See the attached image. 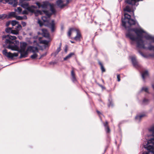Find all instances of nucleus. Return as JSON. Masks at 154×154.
I'll use <instances>...</instances> for the list:
<instances>
[{
	"instance_id": "f257e3e1",
	"label": "nucleus",
	"mask_w": 154,
	"mask_h": 154,
	"mask_svg": "<svg viewBox=\"0 0 154 154\" xmlns=\"http://www.w3.org/2000/svg\"><path fill=\"white\" fill-rule=\"evenodd\" d=\"M127 36L130 38L132 41H135L136 42L137 48H142L145 49H148L149 50H153L154 51V46L149 44L148 47L146 46L145 45L148 44V42L146 41H143L141 39L138 40L137 38H136L134 35L132 33L129 32L127 35ZM149 56L154 57V53L150 54Z\"/></svg>"
},
{
	"instance_id": "7c9ffc66",
	"label": "nucleus",
	"mask_w": 154,
	"mask_h": 154,
	"mask_svg": "<svg viewBox=\"0 0 154 154\" xmlns=\"http://www.w3.org/2000/svg\"><path fill=\"white\" fill-rule=\"evenodd\" d=\"M149 102V100L145 98L143 100V104L144 105H146L148 104Z\"/></svg>"
},
{
	"instance_id": "09e8293b",
	"label": "nucleus",
	"mask_w": 154,
	"mask_h": 154,
	"mask_svg": "<svg viewBox=\"0 0 154 154\" xmlns=\"http://www.w3.org/2000/svg\"><path fill=\"white\" fill-rule=\"evenodd\" d=\"M99 85L102 88V89H105V88L103 86L100 84H99Z\"/></svg>"
},
{
	"instance_id": "f03ea898",
	"label": "nucleus",
	"mask_w": 154,
	"mask_h": 154,
	"mask_svg": "<svg viewBox=\"0 0 154 154\" xmlns=\"http://www.w3.org/2000/svg\"><path fill=\"white\" fill-rule=\"evenodd\" d=\"M2 38L3 42V45L4 47L12 50L18 49V46L14 43V40L17 39L16 36L10 35H4L2 36Z\"/></svg>"
},
{
	"instance_id": "f8f14e48",
	"label": "nucleus",
	"mask_w": 154,
	"mask_h": 154,
	"mask_svg": "<svg viewBox=\"0 0 154 154\" xmlns=\"http://www.w3.org/2000/svg\"><path fill=\"white\" fill-rule=\"evenodd\" d=\"M131 60L132 64L134 67L136 68H137L140 67V66L137 62L135 57L133 56L131 57Z\"/></svg>"
},
{
	"instance_id": "393cba45",
	"label": "nucleus",
	"mask_w": 154,
	"mask_h": 154,
	"mask_svg": "<svg viewBox=\"0 0 154 154\" xmlns=\"http://www.w3.org/2000/svg\"><path fill=\"white\" fill-rule=\"evenodd\" d=\"M74 55V53H71L67 55L66 57L64 58V60H66L67 59H69L71 58L72 56Z\"/></svg>"
},
{
	"instance_id": "423d86ee",
	"label": "nucleus",
	"mask_w": 154,
	"mask_h": 154,
	"mask_svg": "<svg viewBox=\"0 0 154 154\" xmlns=\"http://www.w3.org/2000/svg\"><path fill=\"white\" fill-rule=\"evenodd\" d=\"M76 32V35L74 38V39L76 41H80V38L81 35L80 31L78 29L75 28H71L69 29L68 32V35L70 36L72 32Z\"/></svg>"
},
{
	"instance_id": "9d476101",
	"label": "nucleus",
	"mask_w": 154,
	"mask_h": 154,
	"mask_svg": "<svg viewBox=\"0 0 154 154\" xmlns=\"http://www.w3.org/2000/svg\"><path fill=\"white\" fill-rule=\"evenodd\" d=\"M4 2L5 4L6 3H8V4L12 5L13 6L16 7L17 4V0H4Z\"/></svg>"
},
{
	"instance_id": "4c0bfd02",
	"label": "nucleus",
	"mask_w": 154,
	"mask_h": 154,
	"mask_svg": "<svg viewBox=\"0 0 154 154\" xmlns=\"http://www.w3.org/2000/svg\"><path fill=\"white\" fill-rule=\"evenodd\" d=\"M144 91L148 93V88L146 87H143L142 88L141 91Z\"/></svg>"
},
{
	"instance_id": "ea45409f",
	"label": "nucleus",
	"mask_w": 154,
	"mask_h": 154,
	"mask_svg": "<svg viewBox=\"0 0 154 154\" xmlns=\"http://www.w3.org/2000/svg\"><path fill=\"white\" fill-rule=\"evenodd\" d=\"M138 52L143 57H144L146 58L147 57L146 55L144 54L143 53H142L141 51L138 50Z\"/></svg>"
},
{
	"instance_id": "6e6552de",
	"label": "nucleus",
	"mask_w": 154,
	"mask_h": 154,
	"mask_svg": "<svg viewBox=\"0 0 154 154\" xmlns=\"http://www.w3.org/2000/svg\"><path fill=\"white\" fill-rule=\"evenodd\" d=\"M143 0H125V2L126 3L132 5L137 6L138 5V2L143 1Z\"/></svg>"
},
{
	"instance_id": "5fc2aeb1",
	"label": "nucleus",
	"mask_w": 154,
	"mask_h": 154,
	"mask_svg": "<svg viewBox=\"0 0 154 154\" xmlns=\"http://www.w3.org/2000/svg\"><path fill=\"white\" fill-rule=\"evenodd\" d=\"M61 45H62L61 43H60V44L59 47H60L61 48Z\"/></svg>"
},
{
	"instance_id": "a18cd8bd",
	"label": "nucleus",
	"mask_w": 154,
	"mask_h": 154,
	"mask_svg": "<svg viewBox=\"0 0 154 154\" xmlns=\"http://www.w3.org/2000/svg\"><path fill=\"white\" fill-rule=\"evenodd\" d=\"M36 4L38 6V8H40L41 7V5H40L39 3L38 2H36Z\"/></svg>"
},
{
	"instance_id": "de8ad7c7",
	"label": "nucleus",
	"mask_w": 154,
	"mask_h": 154,
	"mask_svg": "<svg viewBox=\"0 0 154 154\" xmlns=\"http://www.w3.org/2000/svg\"><path fill=\"white\" fill-rule=\"evenodd\" d=\"M13 57H17L18 56V53H14L13 54Z\"/></svg>"
},
{
	"instance_id": "6ab92c4d",
	"label": "nucleus",
	"mask_w": 154,
	"mask_h": 154,
	"mask_svg": "<svg viewBox=\"0 0 154 154\" xmlns=\"http://www.w3.org/2000/svg\"><path fill=\"white\" fill-rule=\"evenodd\" d=\"M142 78L144 81L145 79L148 76V73L147 71L144 72L141 74Z\"/></svg>"
},
{
	"instance_id": "a19ab883",
	"label": "nucleus",
	"mask_w": 154,
	"mask_h": 154,
	"mask_svg": "<svg viewBox=\"0 0 154 154\" xmlns=\"http://www.w3.org/2000/svg\"><path fill=\"white\" fill-rule=\"evenodd\" d=\"M15 18H16V19H17V20H22V18L21 16H16L15 17Z\"/></svg>"
},
{
	"instance_id": "c756f323",
	"label": "nucleus",
	"mask_w": 154,
	"mask_h": 154,
	"mask_svg": "<svg viewBox=\"0 0 154 154\" xmlns=\"http://www.w3.org/2000/svg\"><path fill=\"white\" fill-rule=\"evenodd\" d=\"M48 3L46 2H44L41 5V7L43 8H46L47 7Z\"/></svg>"
},
{
	"instance_id": "6e6d98bb",
	"label": "nucleus",
	"mask_w": 154,
	"mask_h": 154,
	"mask_svg": "<svg viewBox=\"0 0 154 154\" xmlns=\"http://www.w3.org/2000/svg\"><path fill=\"white\" fill-rule=\"evenodd\" d=\"M152 86L153 89L154 90V84H153L152 85Z\"/></svg>"
},
{
	"instance_id": "8fccbe9b",
	"label": "nucleus",
	"mask_w": 154,
	"mask_h": 154,
	"mask_svg": "<svg viewBox=\"0 0 154 154\" xmlns=\"http://www.w3.org/2000/svg\"><path fill=\"white\" fill-rule=\"evenodd\" d=\"M22 20L24 19H27V17L26 16L24 15L23 17H22Z\"/></svg>"
},
{
	"instance_id": "412c9836",
	"label": "nucleus",
	"mask_w": 154,
	"mask_h": 154,
	"mask_svg": "<svg viewBox=\"0 0 154 154\" xmlns=\"http://www.w3.org/2000/svg\"><path fill=\"white\" fill-rule=\"evenodd\" d=\"M71 75L72 77V80L73 82H75L76 81V79L75 77V74L73 70L71 72Z\"/></svg>"
},
{
	"instance_id": "bf43d9fd",
	"label": "nucleus",
	"mask_w": 154,
	"mask_h": 154,
	"mask_svg": "<svg viewBox=\"0 0 154 154\" xmlns=\"http://www.w3.org/2000/svg\"><path fill=\"white\" fill-rule=\"evenodd\" d=\"M102 81L103 83H104V81L103 79H102Z\"/></svg>"
},
{
	"instance_id": "dca6fc26",
	"label": "nucleus",
	"mask_w": 154,
	"mask_h": 154,
	"mask_svg": "<svg viewBox=\"0 0 154 154\" xmlns=\"http://www.w3.org/2000/svg\"><path fill=\"white\" fill-rule=\"evenodd\" d=\"M27 50L26 51L25 50L24 51H20V58H22V57H27L28 54V52Z\"/></svg>"
},
{
	"instance_id": "680f3d73",
	"label": "nucleus",
	"mask_w": 154,
	"mask_h": 154,
	"mask_svg": "<svg viewBox=\"0 0 154 154\" xmlns=\"http://www.w3.org/2000/svg\"><path fill=\"white\" fill-rule=\"evenodd\" d=\"M65 51H66V49H65Z\"/></svg>"
},
{
	"instance_id": "ddd939ff",
	"label": "nucleus",
	"mask_w": 154,
	"mask_h": 154,
	"mask_svg": "<svg viewBox=\"0 0 154 154\" xmlns=\"http://www.w3.org/2000/svg\"><path fill=\"white\" fill-rule=\"evenodd\" d=\"M27 51H29L33 53H36L38 52V49L37 47H34L33 46H30L27 49Z\"/></svg>"
},
{
	"instance_id": "e433bc0d",
	"label": "nucleus",
	"mask_w": 154,
	"mask_h": 154,
	"mask_svg": "<svg viewBox=\"0 0 154 154\" xmlns=\"http://www.w3.org/2000/svg\"><path fill=\"white\" fill-rule=\"evenodd\" d=\"M34 54L31 56V58L32 59H35L37 58L38 56L35 53Z\"/></svg>"
},
{
	"instance_id": "3c124183",
	"label": "nucleus",
	"mask_w": 154,
	"mask_h": 154,
	"mask_svg": "<svg viewBox=\"0 0 154 154\" xmlns=\"http://www.w3.org/2000/svg\"><path fill=\"white\" fill-rule=\"evenodd\" d=\"M112 102L109 101V103L108 105V106L109 107L111 106H112Z\"/></svg>"
},
{
	"instance_id": "bb28decb",
	"label": "nucleus",
	"mask_w": 154,
	"mask_h": 154,
	"mask_svg": "<svg viewBox=\"0 0 154 154\" xmlns=\"http://www.w3.org/2000/svg\"><path fill=\"white\" fill-rule=\"evenodd\" d=\"M50 11L52 12V14H55L56 12L55 9L54 8L53 6L52 5H50Z\"/></svg>"
},
{
	"instance_id": "49530a36",
	"label": "nucleus",
	"mask_w": 154,
	"mask_h": 154,
	"mask_svg": "<svg viewBox=\"0 0 154 154\" xmlns=\"http://www.w3.org/2000/svg\"><path fill=\"white\" fill-rule=\"evenodd\" d=\"M61 50V48L60 47H59L57 49V53H58Z\"/></svg>"
},
{
	"instance_id": "2f4dec72",
	"label": "nucleus",
	"mask_w": 154,
	"mask_h": 154,
	"mask_svg": "<svg viewBox=\"0 0 154 154\" xmlns=\"http://www.w3.org/2000/svg\"><path fill=\"white\" fill-rule=\"evenodd\" d=\"M15 11L17 12L19 14L21 13L22 9L20 7H18L17 9H15Z\"/></svg>"
},
{
	"instance_id": "4d7b16f0",
	"label": "nucleus",
	"mask_w": 154,
	"mask_h": 154,
	"mask_svg": "<svg viewBox=\"0 0 154 154\" xmlns=\"http://www.w3.org/2000/svg\"><path fill=\"white\" fill-rule=\"evenodd\" d=\"M70 42H71L72 43H75L74 42H73V41H71Z\"/></svg>"
},
{
	"instance_id": "79ce46f5",
	"label": "nucleus",
	"mask_w": 154,
	"mask_h": 154,
	"mask_svg": "<svg viewBox=\"0 0 154 154\" xmlns=\"http://www.w3.org/2000/svg\"><path fill=\"white\" fill-rule=\"evenodd\" d=\"M22 14H28V12L27 11L25 10L22 11Z\"/></svg>"
},
{
	"instance_id": "f3484780",
	"label": "nucleus",
	"mask_w": 154,
	"mask_h": 154,
	"mask_svg": "<svg viewBox=\"0 0 154 154\" xmlns=\"http://www.w3.org/2000/svg\"><path fill=\"white\" fill-rule=\"evenodd\" d=\"M27 44L25 42L20 43V51H24L25 50Z\"/></svg>"
},
{
	"instance_id": "1a4fd4ad",
	"label": "nucleus",
	"mask_w": 154,
	"mask_h": 154,
	"mask_svg": "<svg viewBox=\"0 0 154 154\" xmlns=\"http://www.w3.org/2000/svg\"><path fill=\"white\" fill-rule=\"evenodd\" d=\"M66 4L63 3V1L62 0H58L56 2L57 5L60 8H63L67 4H68L69 2L71 0H66Z\"/></svg>"
},
{
	"instance_id": "37998d69",
	"label": "nucleus",
	"mask_w": 154,
	"mask_h": 154,
	"mask_svg": "<svg viewBox=\"0 0 154 154\" xmlns=\"http://www.w3.org/2000/svg\"><path fill=\"white\" fill-rule=\"evenodd\" d=\"M117 80L118 82H119L120 81V76L119 75H117Z\"/></svg>"
},
{
	"instance_id": "864d4df0",
	"label": "nucleus",
	"mask_w": 154,
	"mask_h": 154,
	"mask_svg": "<svg viewBox=\"0 0 154 154\" xmlns=\"http://www.w3.org/2000/svg\"><path fill=\"white\" fill-rule=\"evenodd\" d=\"M56 63L55 62H51L50 63V64H55Z\"/></svg>"
},
{
	"instance_id": "4468645a",
	"label": "nucleus",
	"mask_w": 154,
	"mask_h": 154,
	"mask_svg": "<svg viewBox=\"0 0 154 154\" xmlns=\"http://www.w3.org/2000/svg\"><path fill=\"white\" fill-rule=\"evenodd\" d=\"M22 29V26L20 24L18 23L17 25L16 26L15 29L14 30V34L17 35L19 34V31Z\"/></svg>"
},
{
	"instance_id": "c03bdc74",
	"label": "nucleus",
	"mask_w": 154,
	"mask_h": 154,
	"mask_svg": "<svg viewBox=\"0 0 154 154\" xmlns=\"http://www.w3.org/2000/svg\"><path fill=\"white\" fill-rule=\"evenodd\" d=\"M21 24L23 27L25 26L26 25V23L22 21L21 22Z\"/></svg>"
},
{
	"instance_id": "a878e982",
	"label": "nucleus",
	"mask_w": 154,
	"mask_h": 154,
	"mask_svg": "<svg viewBox=\"0 0 154 154\" xmlns=\"http://www.w3.org/2000/svg\"><path fill=\"white\" fill-rule=\"evenodd\" d=\"M131 8L128 5L126 6V7L124 8V11L128 12H131Z\"/></svg>"
},
{
	"instance_id": "052dcab7",
	"label": "nucleus",
	"mask_w": 154,
	"mask_h": 154,
	"mask_svg": "<svg viewBox=\"0 0 154 154\" xmlns=\"http://www.w3.org/2000/svg\"><path fill=\"white\" fill-rule=\"evenodd\" d=\"M133 14L134 17V12H133Z\"/></svg>"
},
{
	"instance_id": "0eeeda50",
	"label": "nucleus",
	"mask_w": 154,
	"mask_h": 154,
	"mask_svg": "<svg viewBox=\"0 0 154 154\" xmlns=\"http://www.w3.org/2000/svg\"><path fill=\"white\" fill-rule=\"evenodd\" d=\"M19 5L23 8L26 9L29 12H32L33 11L32 9V7H34V5H32L29 7V3L23 0H20Z\"/></svg>"
},
{
	"instance_id": "13d9d810",
	"label": "nucleus",
	"mask_w": 154,
	"mask_h": 154,
	"mask_svg": "<svg viewBox=\"0 0 154 154\" xmlns=\"http://www.w3.org/2000/svg\"><path fill=\"white\" fill-rule=\"evenodd\" d=\"M131 44H133V42H131Z\"/></svg>"
},
{
	"instance_id": "4be33fe9",
	"label": "nucleus",
	"mask_w": 154,
	"mask_h": 154,
	"mask_svg": "<svg viewBox=\"0 0 154 154\" xmlns=\"http://www.w3.org/2000/svg\"><path fill=\"white\" fill-rule=\"evenodd\" d=\"M108 125V122L106 121V123L105 124L104 123V126L105 127V130L107 133H109L110 131V130Z\"/></svg>"
},
{
	"instance_id": "2eb2a0df",
	"label": "nucleus",
	"mask_w": 154,
	"mask_h": 154,
	"mask_svg": "<svg viewBox=\"0 0 154 154\" xmlns=\"http://www.w3.org/2000/svg\"><path fill=\"white\" fill-rule=\"evenodd\" d=\"M144 38L147 40H151L154 43V37L148 34L147 33L144 36Z\"/></svg>"
},
{
	"instance_id": "20e7f679",
	"label": "nucleus",
	"mask_w": 154,
	"mask_h": 154,
	"mask_svg": "<svg viewBox=\"0 0 154 154\" xmlns=\"http://www.w3.org/2000/svg\"><path fill=\"white\" fill-rule=\"evenodd\" d=\"M131 32L133 33L136 38H138V40H140L142 39V37L141 35L143 33H146V32L141 28H140L139 29L137 28H134L131 30H129L127 32L126 34V36L127 38H129L131 40L130 38L127 36V35Z\"/></svg>"
},
{
	"instance_id": "c85d7f7f",
	"label": "nucleus",
	"mask_w": 154,
	"mask_h": 154,
	"mask_svg": "<svg viewBox=\"0 0 154 154\" xmlns=\"http://www.w3.org/2000/svg\"><path fill=\"white\" fill-rule=\"evenodd\" d=\"M98 63H99V65L100 66L102 72H105V69L104 68L102 64L100 61H99Z\"/></svg>"
},
{
	"instance_id": "5701e85b",
	"label": "nucleus",
	"mask_w": 154,
	"mask_h": 154,
	"mask_svg": "<svg viewBox=\"0 0 154 154\" xmlns=\"http://www.w3.org/2000/svg\"><path fill=\"white\" fill-rule=\"evenodd\" d=\"M5 31L8 33H11L14 34V30H13L11 28H8L5 29Z\"/></svg>"
},
{
	"instance_id": "cd10ccee",
	"label": "nucleus",
	"mask_w": 154,
	"mask_h": 154,
	"mask_svg": "<svg viewBox=\"0 0 154 154\" xmlns=\"http://www.w3.org/2000/svg\"><path fill=\"white\" fill-rule=\"evenodd\" d=\"M8 16L9 17H15L16 15L15 12H12L9 14Z\"/></svg>"
},
{
	"instance_id": "c9c22d12",
	"label": "nucleus",
	"mask_w": 154,
	"mask_h": 154,
	"mask_svg": "<svg viewBox=\"0 0 154 154\" xmlns=\"http://www.w3.org/2000/svg\"><path fill=\"white\" fill-rule=\"evenodd\" d=\"M6 17V15L5 14H2L0 15V20H2L4 19V18Z\"/></svg>"
},
{
	"instance_id": "72a5a7b5",
	"label": "nucleus",
	"mask_w": 154,
	"mask_h": 154,
	"mask_svg": "<svg viewBox=\"0 0 154 154\" xmlns=\"http://www.w3.org/2000/svg\"><path fill=\"white\" fill-rule=\"evenodd\" d=\"M18 23V22L16 20H13L11 22V24L12 25V26H14L16 25Z\"/></svg>"
},
{
	"instance_id": "473e14b6",
	"label": "nucleus",
	"mask_w": 154,
	"mask_h": 154,
	"mask_svg": "<svg viewBox=\"0 0 154 154\" xmlns=\"http://www.w3.org/2000/svg\"><path fill=\"white\" fill-rule=\"evenodd\" d=\"M47 17L45 16H43L42 17V20H43L44 22H48V18H49L48 17V16H47Z\"/></svg>"
},
{
	"instance_id": "a211bd4d",
	"label": "nucleus",
	"mask_w": 154,
	"mask_h": 154,
	"mask_svg": "<svg viewBox=\"0 0 154 154\" xmlns=\"http://www.w3.org/2000/svg\"><path fill=\"white\" fill-rule=\"evenodd\" d=\"M49 27L51 28L52 32H53L54 30L55 24L54 21L53 20L51 23L49 24Z\"/></svg>"
},
{
	"instance_id": "7ed1b4c3",
	"label": "nucleus",
	"mask_w": 154,
	"mask_h": 154,
	"mask_svg": "<svg viewBox=\"0 0 154 154\" xmlns=\"http://www.w3.org/2000/svg\"><path fill=\"white\" fill-rule=\"evenodd\" d=\"M124 16L125 19L122 20V24L123 26L125 27V29H127V28L129 27L127 26L126 24L128 23L129 25L130 26L135 24L136 23V21L135 19H133L131 18V16L130 15L128 14L127 13L124 14Z\"/></svg>"
},
{
	"instance_id": "58836bf2",
	"label": "nucleus",
	"mask_w": 154,
	"mask_h": 154,
	"mask_svg": "<svg viewBox=\"0 0 154 154\" xmlns=\"http://www.w3.org/2000/svg\"><path fill=\"white\" fill-rule=\"evenodd\" d=\"M38 22L40 26H43V23L40 20L38 19Z\"/></svg>"
},
{
	"instance_id": "9b49d317",
	"label": "nucleus",
	"mask_w": 154,
	"mask_h": 154,
	"mask_svg": "<svg viewBox=\"0 0 154 154\" xmlns=\"http://www.w3.org/2000/svg\"><path fill=\"white\" fill-rule=\"evenodd\" d=\"M2 53L3 55L6 56L9 58H13V54L11 53L10 52H8L7 50L6 49H5L2 51Z\"/></svg>"
},
{
	"instance_id": "b1692460",
	"label": "nucleus",
	"mask_w": 154,
	"mask_h": 154,
	"mask_svg": "<svg viewBox=\"0 0 154 154\" xmlns=\"http://www.w3.org/2000/svg\"><path fill=\"white\" fill-rule=\"evenodd\" d=\"M145 116L144 114H142L140 115H137L135 117V119L137 121L140 122L141 118Z\"/></svg>"
},
{
	"instance_id": "603ef678",
	"label": "nucleus",
	"mask_w": 154,
	"mask_h": 154,
	"mask_svg": "<svg viewBox=\"0 0 154 154\" xmlns=\"http://www.w3.org/2000/svg\"><path fill=\"white\" fill-rule=\"evenodd\" d=\"M97 113L99 115H100V114H101V113L100 112H99L98 111H97Z\"/></svg>"
},
{
	"instance_id": "39448f33",
	"label": "nucleus",
	"mask_w": 154,
	"mask_h": 154,
	"mask_svg": "<svg viewBox=\"0 0 154 154\" xmlns=\"http://www.w3.org/2000/svg\"><path fill=\"white\" fill-rule=\"evenodd\" d=\"M37 8V7L34 6V7H32V10H33V11L30 12L31 13H34L35 16H38L39 15H42L44 14H45L46 16H47L48 17H49L52 14L50 13L48 11L46 10H43L42 11L39 10H36L35 9Z\"/></svg>"
},
{
	"instance_id": "aec40b11",
	"label": "nucleus",
	"mask_w": 154,
	"mask_h": 154,
	"mask_svg": "<svg viewBox=\"0 0 154 154\" xmlns=\"http://www.w3.org/2000/svg\"><path fill=\"white\" fill-rule=\"evenodd\" d=\"M42 31L43 32L42 34L43 36L47 38L49 37V35L45 29H42Z\"/></svg>"
},
{
	"instance_id": "f704fd0d",
	"label": "nucleus",
	"mask_w": 154,
	"mask_h": 154,
	"mask_svg": "<svg viewBox=\"0 0 154 154\" xmlns=\"http://www.w3.org/2000/svg\"><path fill=\"white\" fill-rule=\"evenodd\" d=\"M49 42V41L46 40H42L41 42V43L45 44L46 45H48Z\"/></svg>"
}]
</instances>
